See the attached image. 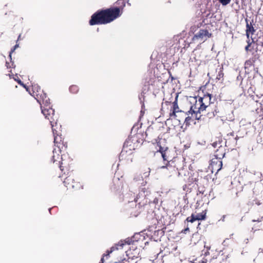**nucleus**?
Here are the masks:
<instances>
[{
    "label": "nucleus",
    "instance_id": "20",
    "mask_svg": "<svg viewBox=\"0 0 263 263\" xmlns=\"http://www.w3.org/2000/svg\"><path fill=\"white\" fill-rule=\"evenodd\" d=\"M223 68L220 67L218 69V74L216 77V80L221 81L222 83L223 80Z\"/></svg>",
    "mask_w": 263,
    "mask_h": 263
},
{
    "label": "nucleus",
    "instance_id": "37",
    "mask_svg": "<svg viewBox=\"0 0 263 263\" xmlns=\"http://www.w3.org/2000/svg\"><path fill=\"white\" fill-rule=\"evenodd\" d=\"M101 261L102 263L103 262V261H104V256L103 257H102V258L101 259Z\"/></svg>",
    "mask_w": 263,
    "mask_h": 263
},
{
    "label": "nucleus",
    "instance_id": "38",
    "mask_svg": "<svg viewBox=\"0 0 263 263\" xmlns=\"http://www.w3.org/2000/svg\"><path fill=\"white\" fill-rule=\"evenodd\" d=\"M60 168L62 171L63 170V169L62 168V166L61 165H60Z\"/></svg>",
    "mask_w": 263,
    "mask_h": 263
},
{
    "label": "nucleus",
    "instance_id": "9",
    "mask_svg": "<svg viewBox=\"0 0 263 263\" xmlns=\"http://www.w3.org/2000/svg\"><path fill=\"white\" fill-rule=\"evenodd\" d=\"M260 58L259 54L257 53H252V56L248 60H246L245 62L244 68L245 73L249 74L252 71V69L257 71L258 68H254L255 63L257 60H259Z\"/></svg>",
    "mask_w": 263,
    "mask_h": 263
},
{
    "label": "nucleus",
    "instance_id": "19",
    "mask_svg": "<svg viewBox=\"0 0 263 263\" xmlns=\"http://www.w3.org/2000/svg\"><path fill=\"white\" fill-rule=\"evenodd\" d=\"M206 210L203 211L201 213L195 215V218L197 220H202L206 218Z\"/></svg>",
    "mask_w": 263,
    "mask_h": 263
},
{
    "label": "nucleus",
    "instance_id": "10",
    "mask_svg": "<svg viewBox=\"0 0 263 263\" xmlns=\"http://www.w3.org/2000/svg\"><path fill=\"white\" fill-rule=\"evenodd\" d=\"M145 138L148 142L153 143H158L157 141L159 139V132L157 129L152 126L148 127L145 132Z\"/></svg>",
    "mask_w": 263,
    "mask_h": 263
},
{
    "label": "nucleus",
    "instance_id": "26",
    "mask_svg": "<svg viewBox=\"0 0 263 263\" xmlns=\"http://www.w3.org/2000/svg\"><path fill=\"white\" fill-rule=\"evenodd\" d=\"M219 2L223 5L226 6L229 4L231 0H218Z\"/></svg>",
    "mask_w": 263,
    "mask_h": 263
},
{
    "label": "nucleus",
    "instance_id": "6",
    "mask_svg": "<svg viewBox=\"0 0 263 263\" xmlns=\"http://www.w3.org/2000/svg\"><path fill=\"white\" fill-rule=\"evenodd\" d=\"M63 181V183L67 189L77 190L82 188L81 184L76 179L77 178L73 172H69Z\"/></svg>",
    "mask_w": 263,
    "mask_h": 263
},
{
    "label": "nucleus",
    "instance_id": "11",
    "mask_svg": "<svg viewBox=\"0 0 263 263\" xmlns=\"http://www.w3.org/2000/svg\"><path fill=\"white\" fill-rule=\"evenodd\" d=\"M212 145L214 148H217L215 151L214 157L222 159L224 157L226 153L225 146L222 145V141L219 140L218 141L214 142Z\"/></svg>",
    "mask_w": 263,
    "mask_h": 263
},
{
    "label": "nucleus",
    "instance_id": "1",
    "mask_svg": "<svg viewBox=\"0 0 263 263\" xmlns=\"http://www.w3.org/2000/svg\"><path fill=\"white\" fill-rule=\"evenodd\" d=\"M32 91L33 94H32V96L41 105L42 112L45 118L49 121L52 129L54 128V126L57 124L58 118L54 114V110L50 106L49 98L40 88H38L37 87L34 86L32 88Z\"/></svg>",
    "mask_w": 263,
    "mask_h": 263
},
{
    "label": "nucleus",
    "instance_id": "30",
    "mask_svg": "<svg viewBox=\"0 0 263 263\" xmlns=\"http://www.w3.org/2000/svg\"><path fill=\"white\" fill-rule=\"evenodd\" d=\"M189 231H190L189 228L188 226H187L186 228L182 231V232L184 234H186Z\"/></svg>",
    "mask_w": 263,
    "mask_h": 263
},
{
    "label": "nucleus",
    "instance_id": "34",
    "mask_svg": "<svg viewBox=\"0 0 263 263\" xmlns=\"http://www.w3.org/2000/svg\"><path fill=\"white\" fill-rule=\"evenodd\" d=\"M130 142L129 141H127V142H126V143H125L124 144V147H125V145H126V146H128V145L129 144V143H130Z\"/></svg>",
    "mask_w": 263,
    "mask_h": 263
},
{
    "label": "nucleus",
    "instance_id": "25",
    "mask_svg": "<svg viewBox=\"0 0 263 263\" xmlns=\"http://www.w3.org/2000/svg\"><path fill=\"white\" fill-rule=\"evenodd\" d=\"M196 220H197V219L196 218H195V215L194 214H192L191 216L186 218L185 221H187V222H190L193 223Z\"/></svg>",
    "mask_w": 263,
    "mask_h": 263
},
{
    "label": "nucleus",
    "instance_id": "33",
    "mask_svg": "<svg viewBox=\"0 0 263 263\" xmlns=\"http://www.w3.org/2000/svg\"><path fill=\"white\" fill-rule=\"evenodd\" d=\"M55 156H52V162H53V163H54L55 161H57V159H55Z\"/></svg>",
    "mask_w": 263,
    "mask_h": 263
},
{
    "label": "nucleus",
    "instance_id": "15",
    "mask_svg": "<svg viewBox=\"0 0 263 263\" xmlns=\"http://www.w3.org/2000/svg\"><path fill=\"white\" fill-rule=\"evenodd\" d=\"M210 166L211 167L212 172H214L216 171V173H217L222 167V159L214 157L211 160Z\"/></svg>",
    "mask_w": 263,
    "mask_h": 263
},
{
    "label": "nucleus",
    "instance_id": "39",
    "mask_svg": "<svg viewBox=\"0 0 263 263\" xmlns=\"http://www.w3.org/2000/svg\"><path fill=\"white\" fill-rule=\"evenodd\" d=\"M238 193H239L238 192L236 193V197H238Z\"/></svg>",
    "mask_w": 263,
    "mask_h": 263
},
{
    "label": "nucleus",
    "instance_id": "31",
    "mask_svg": "<svg viewBox=\"0 0 263 263\" xmlns=\"http://www.w3.org/2000/svg\"><path fill=\"white\" fill-rule=\"evenodd\" d=\"M124 245V243L122 241H121L120 242H119L118 244L117 245L118 247H120L121 248H122Z\"/></svg>",
    "mask_w": 263,
    "mask_h": 263
},
{
    "label": "nucleus",
    "instance_id": "8",
    "mask_svg": "<svg viewBox=\"0 0 263 263\" xmlns=\"http://www.w3.org/2000/svg\"><path fill=\"white\" fill-rule=\"evenodd\" d=\"M54 136V146L58 147L61 153L66 152L67 148V142L64 141V139L61 135H59L55 128L52 129Z\"/></svg>",
    "mask_w": 263,
    "mask_h": 263
},
{
    "label": "nucleus",
    "instance_id": "36",
    "mask_svg": "<svg viewBox=\"0 0 263 263\" xmlns=\"http://www.w3.org/2000/svg\"><path fill=\"white\" fill-rule=\"evenodd\" d=\"M21 34H20L18 35V37H17V41H19V40H21Z\"/></svg>",
    "mask_w": 263,
    "mask_h": 263
},
{
    "label": "nucleus",
    "instance_id": "14",
    "mask_svg": "<svg viewBox=\"0 0 263 263\" xmlns=\"http://www.w3.org/2000/svg\"><path fill=\"white\" fill-rule=\"evenodd\" d=\"M162 168L166 167L167 170L170 173V176H172L173 175L178 174V176L182 177L183 175L184 176H186V173L189 174V171L187 170H184V169H182L181 170L179 171L178 168H176L175 166L172 165V164L168 163L166 164V166H163L161 167Z\"/></svg>",
    "mask_w": 263,
    "mask_h": 263
},
{
    "label": "nucleus",
    "instance_id": "23",
    "mask_svg": "<svg viewBox=\"0 0 263 263\" xmlns=\"http://www.w3.org/2000/svg\"><path fill=\"white\" fill-rule=\"evenodd\" d=\"M69 90L71 93L76 94L79 92V88L77 85H72L69 87Z\"/></svg>",
    "mask_w": 263,
    "mask_h": 263
},
{
    "label": "nucleus",
    "instance_id": "21",
    "mask_svg": "<svg viewBox=\"0 0 263 263\" xmlns=\"http://www.w3.org/2000/svg\"><path fill=\"white\" fill-rule=\"evenodd\" d=\"M237 136H235V134L233 132L228 134L227 136L226 143H227V141H228V140H230V141L233 140V142L236 143V140H237Z\"/></svg>",
    "mask_w": 263,
    "mask_h": 263
},
{
    "label": "nucleus",
    "instance_id": "3",
    "mask_svg": "<svg viewBox=\"0 0 263 263\" xmlns=\"http://www.w3.org/2000/svg\"><path fill=\"white\" fill-rule=\"evenodd\" d=\"M114 15L109 8L98 10L91 15L89 24L93 26L109 24L116 19Z\"/></svg>",
    "mask_w": 263,
    "mask_h": 263
},
{
    "label": "nucleus",
    "instance_id": "24",
    "mask_svg": "<svg viewBox=\"0 0 263 263\" xmlns=\"http://www.w3.org/2000/svg\"><path fill=\"white\" fill-rule=\"evenodd\" d=\"M221 255H218L217 257H213L209 263H221Z\"/></svg>",
    "mask_w": 263,
    "mask_h": 263
},
{
    "label": "nucleus",
    "instance_id": "7",
    "mask_svg": "<svg viewBox=\"0 0 263 263\" xmlns=\"http://www.w3.org/2000/svg\"><path fill=\"white\" fill-rule=\"evenodd\" d=\"M185 115H187V117H185L184 122L186 124H190L191 121H193L195 120H199L201 118V110H199L196 106V101L195 103L191 106L190 110L187 112H183Z\"/></svg>",
    "mask_w": 263,
    "mask_h": 263
},
{
    "label": "nucleus",
    "instance_id": "29",
    "mask_svg": "<svg viewBox=\"0 0 263 263\" xmlns=\"http://www.w3.org/2000/svg\"><path fill=\"white\" fill-rule=\"evenodd\" d=\"M6 66L7 68H11L13 67V62H12L11 63H10L8 62H6Z\"/></svg>",
    "mask_w": 263,
    "mask_h": 263
},
{
    "label": "nucleus",
    "instance_id": "28",
    "mask_svg": "<svg viewBox=\"0 0 263 263\" xmlns=\"http://www.w3.org/2000/svg\"><path fill=\"white\" fill-rule=\"evenodd\" d=\"M119 248L118 247H112L111 249H110V251H107L106 252L107 254H106V256H108L109 255L110 253H111L114 250H115V249H118Z\"/></svg>",
    "mask_w": 263,
    "mask_h": 263
},
{
    "label": "nucleus",
    "instance_id": "18",
    "mask_svg": "<svg viewBox=\"0 0 263 263\" xmlns=\"http://www.w3.org/2000/svg\"><path fill=\"white\" fill-rule=\"evenodd\" d=\"M123 184L122 181H121L119 178L114 180V184L111 187V189L114 191L119 190L120 189L123 187Z\"/></svg>",
    "mask_w": 263,
    "mask_h": 263
},
{
    "label": "nucleus",
    "instance_id": "27",
    "mask_svg": "<svg viewBox=\"0 0 263 263\" xmlns=\"http://www.w3.org/2000/svg\"><path fill=\"white\" fill-rule=\"evenodd\" d=\"M18 47V44H16L13 47L12 49H11L10 53H9V57L10 58V60H11V54L12 53L15 51V50L16 49V48H17Z\"/></svg>",
    "mask_w": 263,
    "mask_h": 263
},
{
    "label": "nucleus",
    "instance_id": "5",
    "mask_svg": "<svg viewBox=\"0 0 263 263\" xmlns=\"http://www.w3.org/2000/svg\"><path fill=\"white\" fill-rule=\"evenodd\" d=\"M162 110L168 113L170 118H176L177 113L183 112L179 109L177 98H176L175 101L173 102L170 101H165L162 104Z\"/></svg>",
    "mask_w": 263,
    "mask_h": 263
},
{
    "label": "nucleus",
    "instance_id": "4",
    "mask_svg": "<svg viewBox=\"0 0 263 263\" xmlns=\"http://www.w3.org/2000/svg\"><path fill=\"white\" fill-rule=\"evenodd\" d=\"M251 40H247V45L245 47V50L247 52L251 51L252 49L255 47V52H260L263 53V35L257 37L251 36Z\"/></svg>",
    "mask_w": 263,
    "mask_h": 263
},
{
    "label": "nucleus",
    "instance_id": "12",
    "mask_svg": "<svg viewBox=\"0 0 263 263\" xmlns=\"http://www.w3.org/2000/svg\"><path fill=\"white\" fill-rule=\"evenodd\" d=\"M125 0H118L116 2V6L109 8L110 10L113 11L114 13H115L114 16L116 19L122 15L123 9L125 6Z\"/></svg>",
    "mask_w": 263,
    "mask_h": 263
},
{
    "label": "nucleus",
    "instance_id": "40",
    "mask_svg": "<svg viewBox=\"0 0 263 263\" xmlns=\"http://www.w3.org/2000/svg\"><path fill=\"white\" fill-rule=\"evenodd\" d=\"M202 263H206V261H202Z\"/></svg>",
    "mask_w": 263,
    "mask_h": 263
},
{
    "label": "nucleus",
    "instance_id": "32",
    "mask_svg": "<svg viewBox=\"0 0 263 263\" xmlns=\"http://www.w3.org/2000/svg\"><path fill=\"white\" fill-rule=\"evenodd\" d=\"M133 201H134L135 202H138V195H137L136 197H134V198ZM128 201L129 202H132V201H133V200H129Z\"/></svg>",
    "mask_w": 263,
    "mask_h": 263
},
{
    "label": "nucleus",
    "instance_id": "35",
    "mask_svg": "<svg viewBox=\"0 0 263 263\" xmlns=\"http://www.w3.org/2000/svg\"><path fill=\"white\" fill-rule=\"evenodd\" d=\"M126 240H127L125 241V243H127L128 244H130V242L129 241L130 239H127Z\"/></svg>",
    "mask_w": 263,
    "mask_h": 263
},
{
    "label": "nucleus",
    "instance_id": "41",
    "mask_svg": "<svg viewBox=\"0 0 263 263\" xmlns=\"http://www.w3.org/2000/svg\"><path fill=\"white\" fill-rule=\"evenodd\" d=\"M55 150V148L54 149V150L53 151V153L54 152V151Z\"/></svg>",
    "mask_w": 263,
    "mask_h": 263
},
{
    "label": "nucleus",
    "instance_id": "17",
    "mask_svg": "<svg viewBox=\"0 0 263 263\" xmlns=\"http://www.w3.org/2000/svg\"><path fill=\"white\" fill-rule=\"evenodd\" d=\"M168 147H162L161 146H159V149L158 150V152H159L162 155V157L163 158V159L164 161H168V156H167L168 154Z\"/></svg>",
    "mask_w": 263,
    "mask_h": 263
},
{
    "label": "nucleus",
    "instance_id": "22",
    "mask_svg": "<svg viewBox=\"0 0 263 263\" xmlns=\"http://www.w3.org/2000/svg\"><path fill=\"white\" fill-rule=\"evenodd\" d=\"M14 80L17 82V83L21 85V86H23L27 91H28L29 92V93L32 96V94H33V91L32 90V92L31 93L30 91V88L26 86V85L25 84H24L20 79H14ZM35 87H37L38 88H39L40 87H39L37 86H35ZM34 87V86H32V88Z\"/></svg>",
    "mask_w": 263,
    "mask_h": 263
},
{
    "label": "nucleus",
    "instance_id": "2",
    "mask_svg": "<svg viewBox=\"0 0 263 263\" xmlns=\"http://www.w3.org/2000/svg\"><path fill=\"white\" fill-rule=\"evenodd\" d=\"M212 95L207 93L202 97H199L196 100V106L202 112L205 111L207 117L209 119L213 118L219 112L218 102H212Z\"/></svg>",
    "mask_w": 263,
    "mask_h": 263
},
{
    "label": "nucleus",
    "instance_id": "13",
    "mask_svg": "<svg viewBox=\"0 0 263 263\" xmlns=\"http://www.w3.org/2000/svg\"><path fill=\"white\" fill-rule=\"evenodd\" d=\"M212 34L207 29H200L192 37V41H205L208 39L212 37Z\"/></svg>",
    "mask_w": 263,
    "mask_h": 263
},
{
    "label": "nucleus",
    "instance_id": "16",
    "mask_svg": "<svg viewBox=\"0 0 263 263\" xmlns=\"http://www.w3.org/2000/svg\"><path fill=\"white\" fill-rule=\"evenodd\" d=\"M246 21L247 24L246 30V36L248 40H251V39H250L251 36H253V35L256 30L253 26L251 22L249 23L248 20L247 19H246Z\"/></svg>",
    "mask_w": 263,
    "mask_h": 263
}]
</instances>
